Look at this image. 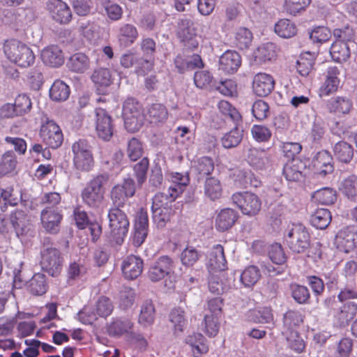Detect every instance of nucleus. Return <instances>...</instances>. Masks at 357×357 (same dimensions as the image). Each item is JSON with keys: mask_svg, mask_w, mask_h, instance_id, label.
I'll use <instances>...</instances> for the list:
<instances>
[{"mask_svg": "<svg viewBox=\"0 0 357 357\" xmlns=\"http://www.w3.org/2000/svg\"><path fill=\"white\" fill-rule=\"evenodd\" d=\"M284 241L289 248L294 253L314 254V257L321 258L320 243L311 244L310 235L306 227L301 224L292 225L285 231Z\"/></svg>", "mask_w": 357, "mask_h": 357, "instance_id": "nucleus-1", "label": "nucleus"}, {"mask_svg": "<svg viewBox=\"0 0 357 357\" xmlns=\"http://www.w3.org/2000/svg\"><path fill=\"white\" fill-rule=\"evenodd\" d=\"M110 176L105 172L96 175L82 191V198L85 204L96 210L99 213L105 208V186L109 181Z\"/></svg>", "mask_w": 357, "mask_h": 357, "instance_id": "nucleus-2", "label": "nucleus"}, {"mask_svg": "<svg viewBox=\"0 0 357 357\" xmlns=\"http://www.w3.org/2000/svg\"><path fill=\"white\" fill-rule=\"evenodd\" d=\"M3 52L10 61L23 68L30 66L35 61L33 51L26 45L15 39L6 40Z\"/></svg>", "mask_w": 357, "mask_h": 357, "instance_id": "nucleus-3", "label": "nucleus"}, {"mask_svg": "<svg viewBox=\"0 0 357 357\" xmlns=\"http://www.w3.org/2000/svg\"><path fill=\"white\" fill-rule=\"evenodd\" d=\"M40 253L42 269L52 277L59 275L63 268V259L60 251L50 245L49 238H44Z\"/></svg>", "mask_w": 357, "mask_h": 357, "instance_id": "nucleus-4", "label": "nucleus"}, {"mask_svg": "<svg viewBox=\"0 0 357 357\" xmlns=\"http://www.w3.org/2000/svg\"><path fill=\"white\" fill-rule=\"evenodd\" d=\"M107 216L111 236L116 244L121 245L130 227L128 216L125 212L119 208H111Z\"/></svg>", "mask_w": 357, "mask_h": 357, "instance_id": "nucleus-5", "label": "nucleus"}, {"mask_svg": "<svg viewBox=\"0 0 357 357\" xmlns=\"http://www.w3.org/2000/svg\"><path fill=\"white\" fill-rule=\"evenodd\" d=\"M231 199L241 212L248 216L256 215L261 208V202L259 197L249 192L234 193Z\"/></svg>", "mask_w": 357, "mask_h": 357, "instance_id": "nucleus-6", "label": "nucleus"}, {"mask_svg": "<svg viewBox=\"0 0 357 357\" xmlns=\"http://www.w3.org/2000/svg\"><path fill=\"white\" fill-rule=\"evenodd\" d=\"M136 185L134 180L130 177L124 178L122 184L114 185L111 190V199L114 206L121 208L124 206L128 198L134 196Z\"/></svg>", "mask_w": 357, "mask_h": 357, "instance_id": "nucleus-7", "label": "nucleus"}, {"mask_svg": "<svg viewBox=\"0 0 357 357\" xmlns=\"http://www.w3.org/2000/svg\"><path fill=\"white\" fill-rule=\"evenodd\" d=\"M176 36L186 48L194 50L198 47V36L193 22L190 19L183 18L178 20Z\"/></svg>", "mask_w": 357, "mask_h": 357, "instance_id": "nucleus-8", "label": "nucleus"}, {"mask_svg": "<svg viewBox=\"0 0 357 357\" xmlns=\"http://www.w3.org/2000/svg\"><path fill=\"white\" fill-rule=\"evenodd\" d=\"M174 260L167 255H162L151 264L148 277L152 282H158L169 276L174 271Z\"/></svg>", "mask_w": 357, "mask_h": 357, "instance_id": "nucleus-9", "label": "nucleus"}, {"mask_svg": "<svg viewBox=\"0 0 357 357\" xmlns=\"http://www.w3.org/2000/svg\"><path fill=\"white\" fill-rule=\"evenodd\" d=\"M334 245L340 252L349 253L353 251L357 244V231L355 226L345 227L336 234Z\"/></svg>", "mask_w": 357, "mask_h": 357, "instance_id": "nucleus-10", "label": "nucleus"}, {"mask_svg": "<svg viewBox=\"0 0 357 357\" xmlns=\"http://www.w3.org/2000/svg\"><path fill=\"white\" fill-rule=\"evenodd\" d=\"M43 142L50 148L57 149L63 143V137L60 127L53 121H47L40 131Z\"/></svg>", "mask_w": 357, "mask_h": 357, "instance_id": "nucleus-11", "label": "nucleus"}, {"mask_svg": "<svg viewBox=\"0 0 357 357\" xmlns=\"http://www.w3.org/2000/svg\"><path fill=\"white\" fill-rule=\"evenodd\" d=\"M96 116V131L98 137L104 141H109L114 135V129L111 116L105 109L97 108Z\"/></svg>", "mask_w": 357, "mask_h": 357, "instance_id": "nucleus-12", "label": "nucleus"}, {"mask_svg": "<svg viewBox=\"0 0 357 357\" xmlns=\"http://www.w3.org/2000/svg\"><path fill=\"white\" fill-rule=\"evenodd\" d=\"M143 268V259L134 255L126 257L121 264L123 275L127 280H132L137 278L142 274Z\"/></svg>", "mask_w": 357, "mask_h": 357, "instance_id": "nucleus-13", "label": "nucleus"}, {"mask_svg": "<svg viewBox=\"0 0 357 357\" xmlns=\"http://www.w3.org/2000/svg\"><path fill=\"white\" fill-rule=\"evenodd\" d=\"M313 167L316 174L321 177L331 174L334 171L333 158L331 153L326 150L319 151L312 160Z\"/></svg>", "mask_w": 357, "mask_h": 357, "instance_id": "nucleus-14", "label": "nucleus"}, {"mask_svg": "<svg viewBox=\"0 0 357 357\" xmlns=\"http://www.w3.org/2000/svg\"><path fill=\"white\" fill-rule=\"evenodd\" d=\"M275 81L273 77L264 73L256 74L252 80L253 92L258 96L265 97L273 90Z\"/></svg>", "mask_w": 357, "mask_h": 357, "instance_id": "nucleus-15", "label": "nucleus"}, {"mask_svg": "<svg viewBox=\"0 0 357 357\" xmlns=\"http://www.w3.org/2000/svg\"><path fill=\"white\" fill-rule=\"evenodd\" d=\"M241 65V56L234 50L225 52L219 59V69L225 73H235Z\"/></svg>", "mask_w": 357, "mask_h": 357, "instance_id": "nucleus-16", "label": "nucleus"}, {"mask_svg": "<svg viewBox=\"0 0 357 357\" xmlns=\"http://www.w3.org/2000/svg\"><path fill=\"white\" fill-rule=\"evenodd\" d=\"M214 170V162L211 158L204 156L195 161L192 172L197 182L206 180Z\"/></svg>", "mask_w": 357, "mask_h": 357, "instance_id": "nucleus-17", "label": "nucleus"}, {"mask_svg": "<svg viewBox=\"0 0 357 357\" xmlns=\"http://www.w3.org/2000/svg\"><path fill=\"white\" fill-rule=\"evenodd\" d=\"M180 195V190L169 188L167 192L156 193L152 199L151 209L171 210V204Z\"/></svg>", "mask_w": 357, "mask_h": 357, "instance_id": "nucleus-18", "label": "nucleus"}, {"mask_svg": "<svg viewBox=\"0 0 357 357\" xmlns=\"http://www.w3.org/2000/svg\"><path fill=\"white\" fill-rule=\"evenodd\" d=\"M50 10L53 20L60 24H68L72 19L70 8L61 0H51Z\"/></svg>", "mask_w": 357, "mask_h": 357, "instance_id": "nucleus-19", "label": "nucleus"}, {"mask_svg": "<svg viewBox=\"0 0 357 357\" xmlns=\"http://www.w3.org/2000/svg\"><path fill=\"white\" fill-rule=\"evenodd\" d=\"M43 62L51 67H59L64 63V56L61 50L56 45H50L41 52Z\"/></svg>", "mask_w": 357, "mask_h": 357, "instance_id": "nucleus-20", "label": "nucleus"}, {"mask_svg": "<svg viewBox=\"0 0 357 357\" xmlns=\"http://www.w3.org/2000/svg\"><path fill=\"white\" fill-rule=\"evenodd\" d=\"M62 217L61 212L42 211L40 218L43 227L50 234H57L60 229Z\"/></svg>", "mask_w": 357, "mask_h": 357, "instance_id": "nucleus-21", "label": "nucleus"}, {"mask_svg": "<svg viewBox=\"0 0 357 357\" xmlns=\"http://www.w3.org/2000/svg\"><path fill=\"white\" fill-rule=\"evenodd\" d=\"M208 268L213 271H222L227 268V261L222 245L217 244L213 246L208 263Z\"/></svg>", "mask_w": 357, "mask_h": 357, "instance_id": "nucleus-22", "label": "nucleus"}, {"mask_svg": "<svg viewBox=\"0 0 357 357\" xmlns=\"http://www.w3.org/2000/svg\"><path fill=\"white\" fill-rule=\"evenodd\" d=\"M331 282L335 283L337 288L340 289L337 298L342 302L349 299L357 298V287L354 280H349L345 284L337 281L335 275H332Z\"/></svg>", "mask_w": 357, "mask_h": 357, "instance_id": "nucleus-23", "label": "nucleus"}, {"mask_svg": "<svg viewBox=\"0 0 357 357\" xmlns=\"http://www.w3.org/2000/svg\"><path fill=\"white\" fill-rule=\"evenodd\" d=\"M238 218L237 212L231 208H224L218 214L215 227L218 230L225 231L231 228Z\"/></svg>", "mask_w": 357, "mask_h": 357, "instance_id": "nucleus-24", "label": "nucleus"}, {"mask_svg": "<svg viewBox=\"0 0 357 357\" xmlns=\"http://www.w3.org/2000/svg\"><path fill=\"white\" fill-rule=\"evenodd\" d=\"M247 161L253 168L264 169L269 163V158L265 151L251 148L248 151Z\"/></svg>", "mask_w": 357, "mask_h": 357, "instance_id": "nucleus-25", "label": "nucleus"}, {"mask_svg": "<svg viewBox=\"0 0 357 357\" xmlns=\"http://www.w3.org/2000/svg\"><path fill=\"white\" fill-rule=\"evenodd\" d=\"M333 151L336 159L343 163L350 162L354 158V148L351 144L345 141L335 143Z\"/></svg>", "mask_w": 357, "mask_h": 357, "instance_id": "nucleus-26", "label": "nucleus"}, {"mask_svg": "<svg viewBox=\"0 0 357 357\" xmlns=\"http://www.w3.org/2000/svg\"><path fill=\"white\" fill-rule=\"evenodd\" d=\"M133 327V323L128 318L114 319L109 325L107 331L110 336L120 337L128 333Z\"/></svg>", "mask_w": 357, "mask_h": 357, "instance_id": "nucleus-27", "label": "nucleus"}, {"mask_svg": "<svg viewBox=\"0 0 357 357\" xmlns=\"http://www.w3.org/2000/svg\"><path fill=\"white\" fill-rule=\"evenodd\" d=\"M68 68L77 73H84L90 66L89 57L83 53L79 52L72 55L68 63Z\"/></svg>", "mask_w": 357, "mask_h": 357, "instance_id": "nucleus-28", "label": "nucleus"}, {"mask_svg": "<svg viewBox=\"0 0 357 357\" xmlns=\"http://www.w3.org/2000/svg\"><path fill=\"white\" fill-rule=\"evenodd\" d=\"M138 35V31L134 25L124 24L119 29L118 38L121 45L129 47L134 43Z\"/></svg>", "mask_w": 357, "mask_h": 357, "instance_id": "nucleus-29", "label": "nucleus"}, {"mask_svg": "<svg viewBox=\"0 0 357 357\" xmlns=\"http://www.w3.org/2000/svg\"><path fill=\"white\" fill-rule=\"evenodd\" d=\"M27 288L29 292L34 296H41L45 294L48 288L46 276L40 273L34 274L29 280Z\"/></svg>", "mask_w": 357, "mask_h": 357, "instance_id": "nucleus-30", "label": "nucleus"}, {"mask_svg": "<svg viewBox=\"0 0 357 357\" xmlns=\"http://www.w3.org/2000/svg\"><path fill=\"white\" fill-rule=\"evenodd\" d=\"M330 54L335 61L338 63L344 62L351 55L350 44L335 41L331 45Z\"/></svg>", "mask_w": 357, "mask_h": 357, "instance_id": "nucleus-31", "label": "nucleus"}, {"mask_svg": "<svg viewBox=\"0 0 357 357\" xmlns=\"http://www.w3.org/2000/svg\"><path fill=\"white\" fill-rule=\"evenodd\" d=\"M357 314V303L348 301L340 307L337 313V319L340 326H345L355 317Z\"/></svg>", "mask_w": 357, "mask_h": 357, "instance_id": "nucleus-32", "label": "nucleus"}, {"mask_svg": "<svg viewBox=\"0 0 357 357\" xmlns=\"http://www.w3.org/2000/svg\"><path fill=\"white\" fill-rule=\"evenodd\" d=\"M91 79L100 91L112 84L111 72L106 68L96 69L91 75Z\"/></svg>", "mask_w": 357, "mask_h": 357, "instance_id": "nucleus-33", "label": "nucleus"}, {"mask_svg": "<svg viewBox=\"0 0 357 357\" xmlns=\"http://www.w3.org/2000/svg\"><path fill=\"white\" fill-rule=\"evenodd\" d=\"M239 123H235V126L229 132L225 133L221 139L222 146L225 149L236 147L242 141L243 130L238 128Z\"/></svg>", "mask_w": 357, "mask_h": 357, "instance_id": "nucleus-34", "label": "nucleus"}, {"mask_svg": "<svg viewBox=\"0 0 357 357\" xmlns=\"http://www.w3.org/2000/svg\"><path fill=\"white\" fill-rule=\"evenodd\" d=\"M155 320V307L150 300L145 301L140 310L138 322L144 327L151 326Z\"/></svg>", "mask_w": 357, "mask_h": 357, "instance_id": "nucleus-35", "label": "nucleus"}, {"mask_svg": "<svg viewBox=\"0 0 357 357\" xmlns=\"http://www.w3.org/2000/svg\"><path fill=\"white\" fill-rule=\"evenodd\" d=\"M61 202V195L56 192L44 193L40 200L41 204L45 206L43 211H54L55 212H62Z\"/></svg>", "mask_w": 357, "mask_h": 357, "instance_id": "nucleus-36", "label": "nucleus"}, {"mask_svg": "<svg viewBox=\"0 0 357 357\" xmlns=\"http://www.w3.org/2000/svg\"><path fill=\"white\" fill-rule=\"evenodd\" d=\"M148 116L151 123L155 125L163 123L168 117L167 109L162 104H152L148 109Z\"/></svg>", "mask_w": 357, "mask_h": 357, "instance_id": "nucleus-37", "label": "nucleus"}, {"mask_svg": "<svg viewBox=\"0 0 357 357\" xmlns=\"http://www.w3.org/2000/svg\"><path fill=\"white\" fill-rule=\"evenodd\" d=\"M126 129L130 132L138 131L143 126L145 116L142 110L123 116Z\"/></svg>", "mask_w": 357, "mask_h": 357, "instance_id": "nucleus-38", "label": "nucleus"}, {"mask_svg": "<svg viewBox=\"0 0 357 357\" xmlns=\"http://www.w3.org/2000/svg\"><path fill=\"white\" fill-rule=\"evenodd\" d=\"M302 166V162L300 160L289 161L283 167V175L287 181H298L303 177Z\"/></svg>", "mask_w": 357, "mask_h": 357, "instance_id": "nucleus-39", "label": "nucleus"}, {"mask_svg": "<svg viewBox=\"0 0 357 357\" xmlns=\"http://www.w3.org/2000/svg\"><path fill=\"white\" fill-rule=\"evenodd\" d=\"M205 337L201 333H193L185 338V342L192 347L195 357L208 351V348L205 344Z\"/></svg>", "mask_w": 357, "mask_h": 357, "instance_id": "nucleus-40", "label": "nucleus"}, {"mask_svg": "<svg viewBox=\"0 0 357 357\" xmlns=\"http://www.w3.org/2000/svg\"><path fill=\"white\" fill-rule=\"evenodd\" d=\"M69 86L61 80H56L50 89V97L54 101H64L70 95Z\"/></svg>", "mask_w": 357, "mask_h": 357, "instance_id": "nucleus-41", "label": "nucleus"}, {"mask_svg": "<svg viewBox=\"0 0 357 357\" xmlns=\"http://www.w3.org/2000/svg\"><path fill=\"white\" fill-rule=\"evenodd\" d=\"M312 197L318 203L323 205H330L337 199V192L332 188H323L316 190Z\"/></svg>", "mask_w": 357, "mask_h": 357, "instance_id": "nucleus-42", "label": "nucleus"}, {"mask_svg": "<svg viewBox=\"0 0 357 357\" xmlns=\"http://www.w3.org/2000/svg\"><path fill=\"white\" fill-rule=\"evenodd\" d=\"M222 192L220 181L215 177L206 178L204 183V194L211 200L219 199Z\"/></svg>", "mask_w": 357, "mask_h": 357, "instance_id": "nucleus-43", "label": "nucleus"}, {"mask_svg": "<svg viewBox=\"0 0 357 357\" xmlns=\"http://www.w3.org/2000/svg\"><path fill=\"white\" fill-rule=\"evenodd\" d=\"M310 222L317 229H324L331 222V212L326 208H319L312 215Z\"/></svg>", "mask_w": 357, "mask_h": 357, "instance_id": "nucleus-44", "label": "nucleus"}, {"mask_svg": "<svg viewBox=\"0 0 357 357\" xmlns=\"http://www.w3.org/2000/svg\"><path fill=\"white\" fill-rule=\"evenodd\" d=\"M261 272L257 266L252 265L245 268L241 274L240 280L245 287L254 286L260 279Z\"/></svg>", "mask_w": 357, "mask_h": 357, "instance_id": "nucleus-45", "label": "nucleus"}, {"mask_svg": "<svg viewBox=\"0 0 357 357\" xmlns=\"http://www.w3.org/2000/svg\"><path fill=\"white\" fill-rule=\"evenodd\" d=\"M275 46L272 43H268L260 45L255 52V59L259 63H265L271 61L276 56Z\"/></svg>", "mask_w": 357, "mask_h": 357, "instance_id": "nucleus-46", "label": "nucleus"}, {"mask_svg": "<svg viewBox=\"0 0 357 357\" xmlns=\"http://www.w3.org/2000/svg\"><path fill=\"white\" fill-rule=\"evenodd\" d=\"M275 32L281 38H289L296 35L297 29L289 20L281 19L275 24Z\"/></svg>", "mask_w": 357, "mask_h": 357, "instance_id": "nucleus-47", "label": "nucleus"}, {"mask_svg": "<svg viewBox=\"0 0 357 357\" xmlns=\"http://www.w3.org/2000/svg\"><path fill=\"white\" fill-rule=\"evenodd\" d=\"M283 326L288 331L299 326L303 322V315L298 310H289L283 315Z\"/></svg>", "mask_w": 357, "mask_h": 357, "instance_id": "nucleus-48", "label": "nucleus"}, {"mask_svg": "<svg viewBox=\"0 0 357 357\" xmlns=\"http://www.w3.org/2000/svg\"><path fill=\"white\" fill-rule=\"evenodd\" d=\"M165 161L159 158L153 161L149 178L150 184L155 188H160L163 181L162 167Z\"/></svg>", "mask_w": 357, "mask_h": 357, "instance_id": "nucleus-49", "label": "nucleus"}, {"mask_svg": "<svg viewBox=\"0 0 357 357\" xmlns=\"http://www.w3.org/2000/svg\"><path fill=\"white\" fill-rule=\"evenodd\" d=\"M249 317L252 321L259 324H268L273 321L272 310L268 307L250 311Z\"/></svg>", "mask_w": 357, "mask_h": 357, "instance_id": "nucleus-50", "label": "nucleus"}, {"mask_svg": "<svg viewBox=\"0 0 357 357\" xmlns=\"http://www.w3.org/2000/svg\"><path fill=\"white\" fill-rule=\"evenodd\" d=\"M325 132L326 128L324 121L320 116L316 115L310 132V137L313 144H320Z\"/></svg>", "mask_w": 357, "mask_h": 357, "instance_id": "nucleus-51", "label": "nucleus"}, {"mask_svg": "<svg viewBox=\"0 0 357 357\" xmlns=\"http://www.w3.org/2000/svg\"><path fill=\"white\" fill-rule=\"evenodd\" d=\"M352 108V102L346 96H337L330 102V109L335 112L348 114Z\"/></svg>", "mask_w": 357, "mask_h": 357, "instance_id": "nucleus-52", "label": "nucleus"}, {"mask_svg": "<svg viewBox=\"0 0 357 357\" xmlns=\"http://www.w3.org/2000/svg\"><path fill=\"white\" fill-rule=\"evenodd\" d=\"M291 296L298 304L304 305L309 303L310 293L307 287L293 284L291 285Z\"/></svg>", "mask_w": 357, "mask_h": 357, "instance_id": "nucleus-53", "label": "nucleus"}, {"mask_svg": "<svg viewBox=\"0 0 357 357\" xmlns=\"http://www.w3.org/2000/svg\"><path fill=\"white\" fill-rule=\"evenodd\" d=\"M126 153L132 161H137L144 154L142 143L137 138L132 137L128 142Z\"/></svg>", "mask_w": 357, "mask_h": 357, "instance_id": "nucleus-54", "label": "nucleus"}, {"mask_svg": "<svg viewBox=\"0 0 357 357\" xmlns=\"http://www.w3.org/2000/svg\"><path fill=\"white\" fill-rule=\"evenodd\" d=\"M73 165L79 171L89 172L94 165L93 154L73 155Z\"/></svg>", "mask_w": 357, "mask_h": 357, "instance_id": "nucleus-55", "label": "nucleus"}, {"mask_svg": "<svg viewBox=\"0 0 357 357\" xmlns=\"http://www.w3.org/2000/svg\"><path fill=\"white\" fill-rule=\"evenodd\" d=\"M340 190L348 198L355 199L357 197V176L351 175L345 178L342 182Z\"/></svg>", "mask_w": 357, "mask_h": 357, "instance_id": "nucleus-56", "label": "nucleus"}, {"mask_svg": "<svg viewBox=\"0 0 357 357\" xmlns=\"http://www.w3.org/2000/svg\"><path fill=\"white\" fill-rule=\"evenodd\" d=\"M333 33L334 38L336 39L335 41L337 42L352 44L354 40V31L353 28L349 25L335 29Z\"/></svg>", "mask_w": 357, "mask_h": 357, "instance_id": "nucleus-57", "label": "nucleus"}, {"mask_svg": "<svg viewBox=\"0 0 357 357\" xmlns=\"http://www.w3.org/2000/svg\"><path fill=\"white\" fill-rule=\"evenodd\" d=\"M149 166V160L146 157L142 158L139 162L133 166L134 174L139 186H142L146 180Z\"/></svg>", "mask_w": 357, "mask_h": 357, "instance_id": "nucleus-58", "label": "nucleus"}, {"mask_svg": "<svg viewBox=\"0 0 357 357\" xmlns=\"http://www.w3.org/2000/svg\"><path fill=\"white\" fill-rule=\"evenodd\" d=\"M25 217V213L22 210H17L10 215V222L18 237L24 234Z\"/></svg>", "mask_w": 357, "mask_h": 357, "instance_id": "nucleus-59", "label": "nucleus"}, {"mask_svg": "<svg viewBox=\"0 0 357 357\" xmlns=\"http://www.w3.org/2000/svg\"><path fill=\"white\" fill-rule=\"evenodd\" d=\"M252 33L247 28L241 27L236 33V45L241 49L248 48L252 40Z\"/></svg>", "mask_w": 357, "mask_h": 357, "instance_id": "nucleus-60", "label": "nucleus"}, {"mask_svg": "<svg viewBox=\"0 0 357 357\" xmlns=\"http://www.w3.org/2000/svg\"><path fill=\"white\" fill-rule=\"evenodd\" d=\"M237 176L239 178L243 188H258L261 185V181L250 171H239Z\"/></svg>", "mask_w": 357, "mask_h": 357, "instance_id": "nucleus-61", "label": "nucleus"}, {"mask_svg": "<svg viewBox=\"0 0 357 357\" xmlns=\"http://www.w3.org/2000/svg\"><path fill=\"white\" fill-rule=\"evenodd\" d=\"M135 292L130 287H123L119 293V306L123 310L130 307L135 301Z\"/></svg>", "mask_w": 357, "mask_h": 357, "instance_id": "nucleus-62", "label": "nucleus"}, {"mask_svg": "<svg viewBox=\"0 0 357 357\" xmlns=\"http://www.w3.org/2000/svg\"><path fill=\"white\" fill-rule=\"evenodd\" d=\"M16 164L17 160L13 152L5 153L0 162V173L5 175L11 172L15 169Z\"/></svg>", "mask_w": 357, "mask_h": 357, "instance_id": "nucleus-63", "label": "nucleus"}, {"mask_svg": "<svg viewBox=\"0 0 357 357\" xmlns=\"http://www.w3.org/2000/svg\"><path fill=\"white\" fill-rule=\"evenodd\" d=\"M201 253L193 247H188L183 250L181 255L182 264L185 266H193L200 258Z\"/></svg>", "mask_w": 357, "mask_h": 357, "instance_id": "nucleus-64", "label": "nucleus"}]
</instances>
